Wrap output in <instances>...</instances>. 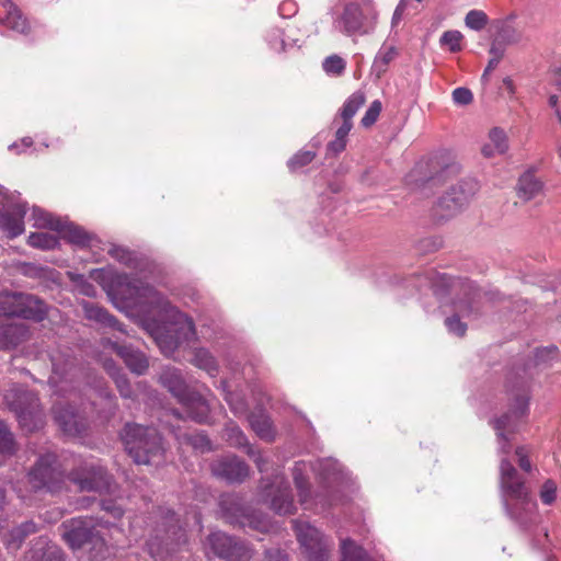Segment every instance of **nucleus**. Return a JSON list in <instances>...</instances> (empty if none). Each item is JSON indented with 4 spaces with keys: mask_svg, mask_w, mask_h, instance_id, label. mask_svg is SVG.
<instances>
[{
    "mask_svg": "<svg viewBox=\"0 0 561 561\" xmlns=\"http://www.w3.org/2000/svg\"><path fill=\"white\" fill-rule=\"evenodd\" d=\"M505 48L501 46L497 42H494L490 48L491 58H496V60L501 61L504 56Z\"/></svg>",
    "mask_w": 561,
    "mask_h": 561,
    "instance_id": "obj_59",
    "label": "nucleus"
},
{
    "mask_svg": "<svg viewBox=\"0 0 561 561\" xmlns=\"http://www.w3.org/2000/svg\"><path fill=\"white\" fill-rule=\"evenodd\" d=\"M122 439L128 455L139 465H159L163 461L162 438L154 427L127 424Z\"/></svg>",
    "mask_w": 561,
    "mask_h": 561,
    "instance_id": "obj_3",
    "label": "nucleus"
},
{
    "mask_svg": "<svg viewBox=\"0 0 561 561\" xmlns=\"http://www.w3.org/2000/svg\"><path fill=\"white\" fill-rule=\"evenodd\" d=\"M291 523L299 542L308 553V558L311 561H323L328 557L330 546L321 533L308 523L298 520Z\"/></svg>",
    "mask_w": 561,
    "mask_h": 561,
    "instance_id": "obj_12",
    "label": "nucleus"
},
{
    "mask_svg": "<svg viewBox=\"0 0 561 561\" xmlns=\"http://www.w3.org/2000/svg\"><path fill=\"white\" fill-rule=\"evenodd\" d=\"M527 405V399L525 397H518L516 400V409L512 413L505 414L495 421L494 428L497 433L502 453H510V447L507 446L508 437L505 433H514L516 428L515 421L525 415Z\"/></svg>",
    "mask_w": 561,
    "mask_h": 561,
    "instance_id": "obj_14",
    "label": "nucleus"
},
{
    "mask_svg": "<svg viewBox=\"0 0 561 561\" xmlns=\"http://www.w3.org/2000/svg\"><path fill=\"white\" fill-rule=\"evenodd\" d=\"M59 530L64 541L73 551L87 547L93 557H99L105 550V540L92 517L70 518L60 525Z\"/></svg>",
    "mask_w": 561,
    "mask_h": 561,
    "instance_id": "obj_4",
    "label": "nucleus"
},
{
    "mask_svg": "<svg viewBox=\"0 0 561 561\" xmlns=\"http://www.w3.org/2000/svg\"><path fill=\"white\" fill-rule=\"evenodd\" d=\"M128 286L130 297L135 299V304L144 308V311L159 314L165 312L174 318L175 335L160 333L156 336V342L164 355H172L180 344L194 340L195 328L192 319L171 308L169 301L153 287L136 279L129 282Z\"/></svg>",
    "mask_w": 561,
    "mask_h": 561,
    "instance_id": "obj_1",
    "label": "nucleus"
},
{
    "mask_svg": "<svg viewBox=\"0 0 561 561\" xmlns=\"http://www.w3.org/2000/svg\"><path fill=\"white\" fill-rule=\"evenodd\" d=\"M249 422L253 431L262 439L272 440L274 438L275 432L271 419L267 415L263 413L251 414Z\"/></svg>",
    "mask_w": 561,
    "mask_h": 561,
    "instance_id": "obj_28",
    "label": "nucleus"
},
{
    "mask_svg": "<svg viewBox=\"0 0 561 561\" xmlns=\"http://www.w3.org/2000/svg\"><path fill=\"white\" fill-rule=\"evenodd\" d=\"M308 465L305 462H297L293 469L294 481L297 489L299 490L301 503L306 502L305 493L308 486V478L306 473L308 472Z\"/></svg>",
    "mask_w": 561,
    "mask_h": 561,
    "instance_id": "obj_38",
    "label": "nucleus"
},
{
    "mask_svg": "<svg viewBox=\"0 0 561 561\" xmlns=\"http://www.w3.org/2000/svg\"><path fill=\"white\" fill-rule=\"evenodd\" d=\"M160 382L178 399L190 419L198 423L207 420L209 413L207 401L199 393L187 388L179 369L173 367L163 369Z\"/></svg>",
    "mask_w": 561,
    "mask_h": 561,
    "instance_id": "obj_5",
    "label": "nucleus"
},
{
    "mask_svg": "<svg viewBox=\"0 0 561 561\" xmlns=\"http://www.w3.org/2000/svg\"><path fill=\"white\" fill-rule=\"evenodd\" d=\"M68 479L76 483L80 491L102 492L110 486V476L106 470L94 463L84 462L73 469Z\"/></svg>",
    "mask_w": 561,
    "mask_h": 561,
    "instance_id": "obj_11",
    "label": "nucleus"
},
{
    "mask_svg": "<svg viewBox=\"0 0 561 561\" xmlns=\"http://www.w3.org/2000/svg\"><path fill=\"white\" fill-rule=\"evenodd\" d=\"M224 437L231 446L242 447L247 445V437L234 424H229L226 426Z\"/></svg>",
    "mask_w": 561,
    "mask_h": 561,
    "instance_id": "obj_42",
    "label": "nucleus"
},
{
    "mask_svg": "<svg viewBox=\"0 0 561 561\" xmlns=\"http://www.w3.org/2000/svg\"><path fill=\"white\" fill-rule=\"evenodd\" d=\"M211 471L215 476L230 482H241L249 474L248 466L236 456H228L214 461Z\"/></svg>",
    "mask_w": 561,
    "mask_h": 561,
    "instance_id": "obj_17",
    "label": "nucleus"
},
{
    "mask_svg": "<svg viewBox=\"0 0 561 561\" xmlns=\"http://www.w3.org/2000/svg\"><path fill=\"white\" fill-rule=\"evenodd\" d=\"M550 84L561 94V67L550 72Z\"/></svg>",
    "mask_w": 561,
    "mask_h": 561,
    "instance_id": "obj_58",
    "label": "nucleus"
},
{
    "mask_svg": "<svg viewBox=\"0 0 561 561\" xmlns=\"http://www.w3.org/2000/svg\"><path fill=\"white\" fill-rule=\"evenodd\" d=\"M407 5H408V2L407 0H400L399 4L397 5L394 12H393V16H392V25H397L401 19H402V15L407 9Z\"/></svg>",
    "mask_w": 561,
    "mask_h": 561,
    "instance_id": "obj_57",
    "label": "nucleus"
},
{
    "mask_svg": "<svg viewBox=\"0 0 561 561\" xmlns=\"http://www.w3.org/2000/svg\"><path fill=\"white\" fill-rule=\"evenodd\" d=\"M499 62L500 61L496 60V58H490L488 66L483 72V78L486 77L491 71H493L497 67Z\"/></svg>",
    "mask_w": 561,
    "mask_h": 561,
    "instance_id": "obj_63",
    "label": "nucleus"
},
{
    "mask_svg": "<svg viewBox=\"0 0 561 561\" xmlns=\"http://www.w3.org/2000/svg\"><path fill=\"white\" fill-rule=\"evenodd\" d=\"M14 3L11 0H0V7L5 11L7 9H12Z\"/></svg>",
    "mask_w": 561,
    "mask_h": 561,
    "instance_id": "obj_64",
    "label": "nucleus"
},
{
    "mask_svg": "<svg viewBox=\"0 0 561 561\" xmlns=\"http://www.w3.org/2000/svg\"><path fill=\"white\" fill-rule=\"evenodd\" d=\"M4 402L24 431L34 432L44 426L45 413L33 391L21 387L12 388L5 392Z\"/></svg>",
    "mask_w": 561,
    "mask_h": 561,
    "instance_id": "obj_6",
    "label": "nucleus"
},
{
    "mask_svg": "<svg viewBox=\"0 0 561 561\" xmlns=\"http://www.w3.org/2000/svg\"><path fill=\"white\" fill-rule=\"evenodd\" d=\"M341 550V561H371L366 551L351 539H345L342 541Z\"/></svg>",
    "mask_w": 561,
    "mask_h": 561,
    "instance_id": "obj_31",
    "label": "nucleus"
},
{
    "mask_svg": "<svg viewBox=\"0 0 561 561\" xmlns=\"http://www.w3.org/2000/svg\"><path fill=\"white\" fill-rule=\"evenodd\" d=\"M377 22L378 11L373 0H344V10L337 23L345 35H368L375 31Z\"/></svg>",
    "mask_w": 561,
    "mask_h": 561,
    "instance_id": "obj_7",
    "label": "nucleus"
},
{
    "mask_svg": "<svg viewBox=\"0 0 561 561\" xmlns=\"http://www.w3.org/2000/svg\"><path fill=\"white\" fill-rule=\"evenodd\" d=\"M82 307L84 310V317L88 320L100 323L101 325L106 328H112L121 333H125V331L123 330L122 325L117 322V320L113 316H111L107 312V310L104 309L103 307L88 301H84L82 304Z\"/></svg>",
    "mask_w": 561,
    "mask_h": 561,
    "instance_id": "obj_24",
    "label": "nucleus"
},
{
    "mask_svg": "<svg viewBox=\"0 0 561 561\" xmlns=\"http://www.w3.org/2000/svg\"><path fill=\"white\" fill-rule=\"evenodd\" d=\"M522 38V32L511 25L503 26L499 33V41L506 45L517 44Z\"/></svg>",
    "mask_w": 561,
    "mask_h": 561,
    "instance_id": "obj_45",
    "label": "nucleus"
},
{
    "mask_svg": "<svg viewBox=\"0 0 561 561\" xmlns=\"http://www.w3.org/2000/svg\"><path fill=\"white\" fill-rule=\"evenodd\" d=\"M27 242L33 248L50 250L57 247L58 239L48 232H34L28 236Z\"/></svg>",
    "mask_w": 561,
    "mask_h": 561,
    "instance_id": "obj_35",
    "label": "nucleus"
},
{
    "mask_svg": "<svg viewBox=\"0 0 561 561\" xmlns=\"http://www.w3.org/2000/svg\"><path fill=\"white\" fill-rule=\"evenodd\" d=\"M102 345L105 350L114 351L133 373L142 375L148 369V359L141 352L127 345H121L118 341L111 339H103Z\"/></svg>",
    "mask_w": 561,
    "mask_h": 561,
    "instance_id": "obj_16",
    "label": "nucleus"
},
{
    "mask_svg": "<svg viewBox=\"0 0 561 561\" xmlns=\"http://www.w3.org/2000/svg\"><path fill=\"white\" fill-rule=\"evenodd\" d=\"M24 561H64V554L59 547L39 538L25 553Z\"/></svg>",
    "mask_w": 561,
    "mask_h": 561,
    "instance_id": "obj_21",
    "label": "nucleus"
},
{
    "mask_svg": "<svg viewBox=\"0 0 561 561\" xmlns=\"http://www.w3.org/2000/svg\"><path fill=\"white\" fill-rule=\"evenodd\" d=\"M53 413L56 423L66 435L78 436L87 428L84 419L77 414L69 404L54 403Z\"/></svg>",
    "mask_w": 561,
    "mask_h": 561,
    "instance_id": "obj_15",
    "label": "nucleus"
},
{
    "mask_svg": "<svg viewBox=\"0 0 561 561\" xmlns=\"http://www.w3.org/2000/svg\"><path fill=\"white\" fill-rule=\"evenodd\" d=\"M5 504H7L5 492L0 486V527L2 526V523H3L2 511H3L4 506H5Z\"/></svg>",
    "mask_w": 561,
    "mask_h": 561,
    "instance_id": "obj_62",
    "label": "nucleus"
},
{
    "mask_svg": "<svg viewBox=\"0 0 561 561\" xmlns=\"http://www.w3.org/2000/svg\"><path fill=\"white\" fill-rule=\"evenodd\" d=\"M228 383L226 381L222 382V390L225 392V400L230 405L231 410L237 415H242L247 412V403L244 399L238 393H232L227 390Z\"/></svg>",
    "mask_w": 561,
    "mask_h": 561,
    "instance_id": "obj_39",
    "label": "nucleus"
},
{
    "mask_svg": "<svg viewBox=\"0 0 561 561\" xmlns=\"http://www.w3.org/2000/svg\"><path fill=\"white\" fill-rule=\"evenodd\" d=\"M489 141L493 145L499 154L505 153L508 149L506 133L499 127H494L490 130Z\"/></svg>",
    "mask_w": 561,
    "mask_h": 561,
    "instance_id": "obj_40",
    "label": "nucleus"
},
{
    "mask_svg": "<svg viewBox=\"0 0 561 561\" xmlns=\"http://www.w3.org/2000/svg\"><path fill=\"white\" fill-rule=\"evenodd\" d=\"M322 67L328 75L337 77L344 72L346 62L342 57L331 55L324 59Z\"/></svg>",
    "mask_w": 561,
    "mask_h": 561,
    "instance_id": "obj_41",
    "label": "nucleus"
},
{
    "mask_svg": "<svg viewBox=\"0 0 561 561\" xmlns=\"http://www.w3.org/2000/svg\"><path fill=\"white\" fill-rule=\"evenodd\" d=\"M341 119H342V124L337 127V129L335 131V137L342 138V139H347V135L353 127V123H352V121L346 119V118H341Z\"/></svg>",
    "mask_w": 561,
    "mask_h": 561,
    "instance_id": "obj_55",
    "label": "nucleus"
},
{
    "mask_svg": "<svg viewBox=\"0 0 561 561\" xmlns=\"http://www.w3.org/2000/svg\"><path fill=\"white\" fill-rule=\"evenodd\" d=\"M482 154L486 158L494 157L495 154H499L497 151H495V148L493 145L489 141L482 147Z\"/></svg>",
    "mask_w": 561,
    "mask_h": 561,
    "instance_id": "obj_61",
    "label": "nucleus"
},
{
    "mask_svg": "<svg viewBox=\"0 0 561 561\" xmlns=\"http://www.w3.org/2000/svg\"><path fill=\"white\" fill-rule=\"evenodd\" d=\"M36 531V525L33 522H25L13 528L5 537L4 542L8 549L16 550L23 540L31 534Z\"/></svg>",
    "mask_w": 561,
    "mask_h": 561,
    "instance_id": "obj_26",
    "label": "nucleus"
},
{
    "mask_svg": "<svg viewBox=\"0 0 561 561\" xmlns=\"http://www.w3.org/2000/svg\"><path fill=\"white\" fill-rule=\"evenodd\" d=\"M398 51L394 46H382L375 57L373 68L377 72V76L380 77L386 72L388 65L394 60Z\"/></svg>",
    "mask_w": 561,
    "mask_h": 561,
    "instance_id": "obj_33",
    "label": "nucleus"
},
{
    "mask_svg": "<svg viewBox=\"0 0 561 561\" xmlns=\"http://www.w3.org/2000/svg\"><path fill=\"white\" fill-rule=\"evenodd\" d=\"M478 188V182L472 179L459 181L440 197L437 214L442 218L455 216L470 203Z\"/></svg>",
    "mask_w": 561,
    "mask_h": 561,
    "instance_id": "obj_8",
    "label": "nucleus"
},
{
    "mask_svg": "<svg viewBox=\"0 0 561 561\" xmlns=\"http://www.w3.org/2000/svg\"><path fill=\"white\" fill-rule=\"evenodd\" d=\"M27 481L32 490L43 488H47L51 492L59 490L62 472L58 468L56 456L54 454L41 456L27 473Z\"/></svg>",
    "mask_w": 561,
    "mask_h": 561,
    "instance_id": "obj_10",
    "label": "nucleus"
},
{
    "mask_svg": "<svg viewBox=\"0 0 561 561\" xmlns=\"http://www.w3.org/2000/svg\"><path fill=\"white\" fill-rule=\"evenodd\" d=\"M462 34L459 31H446L440 36V45L447 46L450 51L461 50Z\"/></svg>",
    "mask_w": 561,
    "mask_h": 561,
    "instance_id": "obj_43",
    "label": "nucleus"
},
{
    "mask_svg": "<svg viewBox=\"0 0 561 561\" xmlns=\"http://www.w3.org/2000/svg\"><path fill=\"white\" fill-rule=\"evenodd\" d=\"M208 543L216 556L227 561H244L250 558V549L242 541L225 533H213L207 538Z\"/></svg>",
    "mask_w": 561,
    "mask_h": 561,
    "instance_id": "obj_13",
    "label": "nucleus"
},
{
    "mask_svg": "<svg viewBox=\"0 0 561 561\" xmlns=\"http://www.w3.org/2000/svg\"><path fill=\"white\" fill-rule=\"evenodd\" d=\"M26 214L24 205H16L11 210H0V229L14 238L24 232L23 218Z\"/></svg>",
    "mask_w": 561,
    "mask_h": 561,
    "instance_id": "obj_20",
    "label": "nucleus"
},
{
    "mask_svg": "<svg viewBox=\"0 0 561 561\" xmlns=\"http://www.w3.org/2000/svg\"><path fill=\"white\" fill-rule=\"evenodd\" d=\"M51 375L48 382L56 392H66L67 386L72 379V370L75 369L73 362L70 357L61 353L51 356Z\"/></svg>",
    "mask_w": 561,
    "mask_h": 561,
    "instance_id": "obj_19",
    "label": "nucleus"
},
{
    "mask_svg": "<svg viewBox=\"0 0 561 561\" xmlns=\"http://www.w3.org/2000/svg\"><path fill=\"white\" fill-rule=\"evenodd\" d=\"M4 12L5 18L3 23L8 27L22 34H26L30 31V23L27 19L21 13L15 4L12 5V9H7Z\"/></svg>",
    "mask_w": 561,
    "mask_h": 561,
    "instance_id": "obj_30",
    "label": "nucleus"
},
{
    "mask_svg": "<svg viewBox=\"0 0 561 561\" xmlns=\"http://www.w3.org/2000/svg\"><path fill=\"white\" fill-rule=\"evenodd\" d=\"M500 488L508 516L523 526L533 522L537 513V503L530 496L524 477L506 459H502L500 463Z\"/></svg>",
    "mask_w": 561,
    "mask_h": 561,
    "instance_id": "obj_2",
    "label": "nucleus"
},
{
    "mask_svg": "<svg viewBox=\"0 0 561 561\" xmlns=\"http://www.w3.org/2000/svg\"><path fill=\"white\" fill-rule=\"evenodd\" d=\"M539 497L546 505H551L557 499V483L553 480H546L540 488Z\"/></svg>",
    "mask_w": 561,
    "mask_h": 561,
    "instance_id": "obj_46",
    "label": "nucleus"
},
{
    "mask_svg": "<svg viewBox=\"0 0 561 561\" xmlns=\"http://www.w3.org/2000/svg\"><path fill=\"white\" fill-rule=\"evenodd\" d=\"M34 226L38 228H49L55 231L62 230V224L59 219L54 218L50 214L39 208L33 209Z\"/></svg>",
    "mask_w": 561,
    "mask_h": 561,
    "instance_id": "obj_34",
    "label": "nucleus"
},
{
    "mask_svg": "<svg viewBox=\"0 0 561 561\" xmlns=\"http://www.w3.org/2000/svg\"><path fill=\"white\" fill-rule=\"evenodd\" d=\"M346 144H347V139H342V138H337L335 137L332 141H330L328 144V151L333 153L334 156L339 154L340 152H342L345 147H346Z\"/></svg>",
    "mask_w": 561,
    "mask_h": 561,
    "instance_id": "obj_54",
    "label": "nucleus"
},
{
    "mask_svg": "<svg viewBox=\"0 0 561 561\" xmlns=\"http://www.w3.org/2000/svg\"><path fill=\"white\" fill-rule=\"evenodd\" d=\"M450 287L453 290L459 288L462 291V296L458 297L454 302L457 314L448 317L445 320V324L450 333L463 336L467 331V324L460 321L459 316L468 317L476 310L474 304L476 298L479 296V290L471 283H462L460 280H453Z\"/></svg>",
    "mask_w": 561,
    "mask_h": 561,
    "instance_id": "obj_9",
    "label": "nucleus"
},
{
    "mask_svg": "<svg viewBox=\"0 0 561 561\" xmlns=\"http://www.w3.org/2000/svg\"><path fill=\"white\" fill-rule=\"evenodd\" d=\"M366 96L362 91L354 92L343 104L340 111V118L352 121L357 111L365 104Z\"/></svg>",
    "mask_w": 561,
    "mask_h": 561,
    "instance_id": "obj_32",
    "label": "nucleus"
},
{
    "mask_svg": "<svg viewBox=\"0 0 561 561\" xmlns=\"http://www.w3.org/2000/svg\"><path fill=\"white\" fill-rule=\"evenodd\" d=\"M184 439L187 444H190L194 449L204 453L210 449V442L204 434H185Z\"/></svg>",
    "mask_w": 561,
    "mask_h": 561,
    "instance_id": "obj_47",
    "label": "nucleus"
},
{
    "mask_svg": "<svg viewBox=\"0 0 561 561\" xmlns=\"http://www.w3.org/2000/svg\"><path fill=\"white\" fill-rule=\"evenodd\" d=\"M453 101L457 105H468L473 101V94L467 88H457L453 91Z\"/></svg>",
    "mask_w": 561,
    "mask_h": 561,
    "instance_id": "obj_50",
    "label": "nucleus"
},
{
    "mask_svg": "<svg viewBox=\"0 0 561 561\" xmlns=\"http://www.w3.org/2000/svg\"><path fill=\"white\" fill-rule=\"evenodd\" d=\"M79 278L81 280V293L90 297L95 296V287L92 284L85 282L82 276H79Z\"/></svg>",
    "mask_w": 561,
    "mask_h": 561,
    "instance_id": "obj_60",
    "label": "nucleus"
},
{
    "mask_svg": "<svg viewBox=\"0 0 561 561\" xmlns=\"http://www.w3.org/2000/svg\"><path fill=\"white\" fill-rule=\"evenodd\" d=\"M60 232L69 242L78 245H87L91 239L82 228L73 225H62V230Z\"/></svg>",
    "mask_w": 561,
    "mask_h": 561,
    "instance_id": "obj_37",
    "label": "nucleus"
},
{
    "mask_svg": "<svg viewBox=\"0 0 561 561\" xmlns=\"http://www.w3.org/2000/svg\"><path fill=\"white\" fill-rule=\"evenodd\" d=\"M542 191V183L530 172L524 173L517 184L519 198L527 202L536 197Z\"/></svg>",
    "mask_w": 561,
    "mask_h": 561,
    "instance_id": "obj_25",
    "label": "nucleus"
},
{
    "mask_svg": "<svg viewBox=\"0 0 561 561\" xmlns=\"http://www.w3.org/2000/svg\"><path fill=\"white\" fill-rule=\"evenodd\" d=\"M316 157V152L306 150L300 151L296 153L289 161H288V168L291 171H295L299 168H302L307 164H309Z\"/></svg>",
    "mask_w": 561,
    "mask_h": 561,
    "instance_id": "obj_48",
    "label": "nucleus"
},
{
    "mask_svg": "<svg viewBox=\"0 0 561 561\" xmlns=\"http://www.w3.org/2000/svg\"><path fill=\"white\" fill-rule=\"evenodd\" d=\"M466 25L474 31L482 30L488 23V16L483 11L471 10L465 19Z\"/></svg>",
    "mask_w": 561,
    "mask_h": 561,
    "instance_id": "obj_44",
    "label": "nucleus"
},
{
    "mask_svg": "<svg viewBox=\"0 0 561 561\" xmlns=\"http://www.w3.org/2000/svg\"><path fill=\"white\" fill-rule=\"evenodd\" d=\"M248 454L253 458L254 462L256 463V466L261 472L266 470V468H265L266 460L264 459V457L261 455L260 451H255L253 448L249 447Z\"/></svg>",
    "mask_w": 561,
    "mask_h": 561,
    "instance_id": "obj_56",
    "label": "nucleus"
},
{
    "mask_svg": "<svg viewBox=\"0 0 561 561\" xmlns=\"http://www.w3.org/2000/svg\"><path fill=\"white\" fill-rule=\"evenodd\" d=\"M267 496L271 497V508L275 513L287 515L295 512V504L289 485L282 477H276L275 483L270 486Z\"/></svg>",
    "mask_w": 561,
    "mask_h": 561,
    "instance_id": "obj_18",
    "label": "nucleus"
},
{
    "mask_svg": "<svg viewBox=\"0 0 561 561\" xmlns=\"http://www.w3.org/2000/svg\"><path fill=\"white\" fill-rule=\"evenodd\" d=\"M28 339V329L22 323L0 328V350H10Z\"/></svg>",
    "mask_w": 561,
    "mask_h": 561,
    "instance_id": "obj_23",
    "label": "nucleus"
},
{
    "mask_svg": "<svg viewBox=\"0 0 561 561\" xmlns=\"http://www.w3.org/2000/svg\"><path fill=\"white\" fill-rule=\"evenodd\" d=\"M193 364L198 368L206 370L211 376H214L217 371V364L215 358L207 350L204 348H199L195 352Z\"/></svg>",
    "mask_w": 561,
    "mask_h": 561,
    "instance_id": "obj_36",
    "label": "nucleus"
},
{
    "mask_svg": "<svg viewBox=\"0 0 561 561\" xmlns=\"http://www.w3.org/2000/svg\"><path fill=\"white\" fill-rule=\"evenodd\" d=\"M516 456L518 458V465L522 470L529 472L531 470V463L528 459V454L524 447L516 449Z\"/></svg>",
    "mask_w": 561,
    "mask_h": 561,
    "instance_id": "obj_53",
    "label": "nucleus"
},
{
    "mask_svg": "<svg viewBox=\"0 0 561 561\" xmlns=\"http://www.w3.org/2000/svg\"><path fill=\"white\" fill-rule=\"evenodd\" d=\"M560 103H561V94L558 91L557 92H550L549 96H548V104L554 111V114H556L559 123H561V106H560Z\"/></svg>",
    "mask_w": 561,
    "mask_h": 561,
    "instance_id": "obj_52",
    "label": "nucleus"
},
{
    "mask_svg": "<svg viewBox=\"0 0 561 561\" xmlns=\"http://www.w3.org/2000/svg\"><path fill=\"white\" fill-rule=\"evenodd\" d=\"M382 110L381 102L379 100H375L371 102L365 115L363 116L360 123L364 127H370L378 119L380 112Z\"/></svg>",
    "mask_w": 561,
    "mask_h": 561,
    "instance_id": "obj_49",
    "label": "nucleus"
},
{
    "mask_svg": "<svg viewBox=\"0 0 561 561\" xmlns=\"http://www.w3.org/2000/svg\"><path fill=\"white\" fill-rule=\"evenodd\" d=\"M19 309H21L19 318L33 321L44 320L48 310L46 304L43 300L28 294L21 295Z\"/></svg>",
    "mask_w": 561,
    "mask_h": 561,
    "instance_id": "obj_22",
    "label": "nucleus"
},
{
    "mask_svg": "<svg viewBox=\"0 0 561 561\" xmlns=\"http://www.w3.org/2000/svg\"><path fill=\"white\" fill-rule=\"evenodd\" d=\"M22 293L0 294V317H19Z\"/></svg>",
    "mask_w": 561,
    "mask_h": 561,
    "instance_id": "obj_29",
    "label": "nucleus"
},
{
    "mask_svg": "<svg viewBox=\"0 0 561 561\" xmlns=\"http://www.w3.org/2000/svg\"><path fill=\"white\" fill-rule=\"evenodd\" d=\"M108 254L123 264H129L131 261V253L122 247H113L110 249Z\"/></svg>",
    "mask_w": 561,
    "mask_h": 561,
    "instance_id": "obj_51",
    "label": "nucleus"
},
{
    "mask_svg": "<svg viewBox=\"0 0 561 561\" xmlns=\"http://www.w3.org/2000/svg\"><path fill=\"white\" fill-rule=\"evenodd\" d=\"M104 367L113 378L119 394L125 399L134 398V390L127 377L111 360H106Z\"/></svg>",
    "mask_w": 561,
    "mask_h": 561,
    "instance_id": "obj_27",
    "label": "nucleus"
}]
</instances>
